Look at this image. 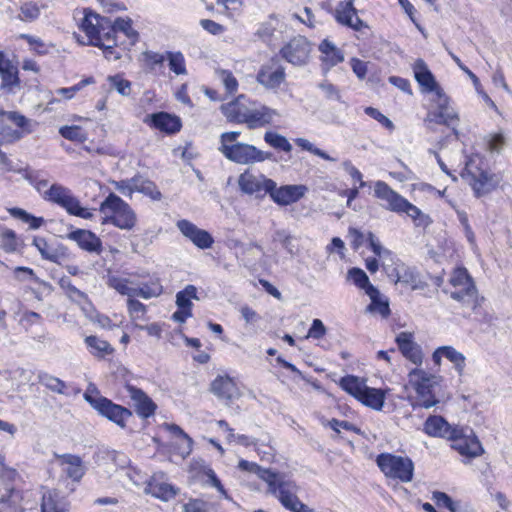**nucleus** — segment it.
Returning a JSON list of instances; mask_svg holds the SVG:
<instances>
[{
	"label": "nucleus",
	"mask_w": 512,
	"mask_h": 512,
	"mask_svg": "<svg viewBox=\"0 0 512 512\" xmlns=\"http://www.w3.org/2000/svg\"><path fill=\"white\" fill-rule=\"evenodd\" d=\"M367 295L371 300V303L367 307V311L371 313H379L384 318L388 317L390 314V308L387 298L383 297L375 286H369Z\"/></svg>",
	"instance_id": "2f4dec72"
},
{
	"label": "nucleus",
	"mask_w": 512,
	"mask_h": 512,
	"mask_svg": "<svg viewBox=\"0 0 512 512\" xmlns=\"http://www.w3.org/2000/svg\"><path fill=\"white\" fill-rule=\"evenodd\" d=\"M113 37L116 38L118 32H122L132 42L137 39V32L132 28L130 19L117 18L112 22Z\"/></svg>",
	"instance_id": "09e8293b"
},
{
	"label": "nucleus",
	"mask_w": 512,
	"mask_h": 512,
	"mask_svg": "<svg viewBox=\"0 0 512 512\" xmlns=\"http://www.w3.org/2000/svg\"><path fill=\"white\" fill-rule=\"evenodd\" d=\"M22 495L18 490L6 489L0 497L3 512H17L21 509Z\"/></svg>",
	"instance_id": "c9c22d12"
},
{
	"label": "nucleus",
	"mask_w": 512,
	"mask_h": 512,
	"mask_svg": "<svg viewBox=\"0 0 512 512\" xmlns=\"http://www.w3.org/2000/svg\"><path fill=\"white\" fill-rule=\"evenodd\" d=\"M457 430L453 428L442 416H430L424 423V431L431 437L457 438Z\"/></svg>",
	"instance_id": "4be33fe9"
},
{
	"label": "nucleus",
	"mask_w": 512,
	"mask_h": 512,
	"mask_svg": "<svg viewBox=\"0 0 512 512\" xmlns=\"http://www.w3.org/2000/svg\"><path fill=\"white\" fill-rule=\"evenodd\" d=\"M134 188L135 191L149 196L152 200L159 201L162 198V194L156 185L152 181L142 179L141 177H136V186Z\"/></svg>",
	"instance_id": "c03bdc74"
},
{
	"label": "nucleus",
	"mask_w": 512,
	"mask_h": 512,
	"mask_svg": "<svg viewBox=\"0 0 512 512\" xmlns=\"http://www.w3.org/2000/svg\"><path fill=\"white\" fill-rule=\"evenodd\" d=\"M348 279L352 280L353 283L360 289H363L367 294L369 286H373L367 274L360 268H351L347 273Z\"/></svg>",
	"instance_id": "052dcab7"
},
{
	"label": "nucleus",
	"mask_w": 512,
	"mask_h": 512,
	"mask_svg": "<svg viewBox=\"0 0 512 512\" xmlns=\"http://www.w3.org/2000/svg\"><path fill=\"white\" fill-rule=\"evenodd\" d=\"M276 116H278L276 110L264 105L257 106L252 104L245 124L250 129L263 127L271 124Z\"/></svg>",
	"instance_id": "393cba45"
},
{
	"label": "nucleus",
	"mask_w": 512,
	"mask_h": 512,
	"mask_svg": "<svg viewBox=\"0 0 512 512\" xmlns=\"http://www.w3.org/2000/svg\"><path fill=\"white\" fill-rule=\"evenodd\" d=\"M63 473L73 481H80L84 476L86 468L79 456L63 454L57 456Z\"/></svg>",
	"instance_id": "a878e982"
},
{
	"label": "nucleus",
	"mask_w": 512,
	"mask_h": 512,
	"mask_svg": "<svg viewBox=\"0 0 512 512\" xmlns=\"http://www.w3.org/2000/svg\"><path fill=\"white\" fill-rule=\"evenodd\" d=\"M107 285L110 288L116 290L119 294L127 296L128 299L135 297L136 283H134L130 279L109 275L107 278Z\"/></svg>",
	"instance_id": "72a5a7b5"
},
{
	"label": "nucleus",
	"mask_w": 512,
	"mask_h": 512,
	"mask_svg": "<svg viewBox=\"0 0 512 512\" xmlns=\"http://www.w3.org/2000/svg\"><path fill=\"white\" fill-rule=\"evenodd\" d=\"M99 210L104 215L103 223H111L122 230H131L136 224L135 212L114 193L107 196L100 204Z\"/></svg>",
	"instance_id": "f03ea898"
},
{
	"label": "nucleus",
	"mask_w": 512,
	"mask_h": 512,
	"mask_svg": "<svg viewBox=\"0 0 512 512\" xmlns=\"http://www.w3.org/2000/svg\"><path fill=\"white\" fill-rule=\"evenodd\" d=\"M238 186L240 190L247 195H254L255 197H263L269 194L272 188H275L276 183L264 175H255L249 170L240 174L238 178Z\"/></svg>",
	"instance_id": "f8f14e48"
},
{
	"label": "nucleus",
	"mask_w": 512,
	"mask_h": 512,
	"mask_svg": "<svg viewBox=\"0 0 512 512\" xmlns=\"http://www.w3.org/2000/svg\"><path fill=\"white\" fill-rule=\"evenodd\" d=\"M340 386L344 391L352 395L357 400L360 398L367 387L366 381L364 379L353 375H348L341 378Z\"/></svg>",
	"instance_id": "f704fd0d"
},
{
	"label": "nucleus",
	"mask_w": 512,
	"mask_h": 512,
	"mask_svg": "<svg viewBox=\"0 0 512 512\" xmlns=\"http://www.w3.org/2000/svg\"><path fill=\"white\" fill-rule=\"evenodd\" d=\"M69 508V503L65 497L55 489L46 490L42 496V512H65Z\"/></svg>",
	"instance_id": "c85d7f7f"
},
{
	"label": "nucleus",
	"mask_w": 512,
	"mask_h": 512,
	"mask_svg": "<svg viewBox=\"0 0 512 512\" xmlns=\"http://www.w3.org/2000/svg\"><path fill=\"white\" fill-rule=\"evenodd\" d=\"M374 196L382 201V207L388 211L401 214L407 201L393 190L386 182L378 180L374 183Z\"/></svg>",
	"instance_id": "ddd939ff"
},
{
	"label": "nucleus",
	"mask_w": 512,
	"mask_h": 512,
	"mask_svg": "<svg viewBox=\"0 0 512 512\" xmlns=\"http://www.w3.org/2000/svg\"><path fill=\"white\" fill-rule=\"evenodd\" d=\"M33 245L39 251L43 259L56 262L58 254L56 250L43 237H34Z\"/></svg>",
	"instance_id": "864d4df0"
},
{
	"label": "nucleus",
	"mask_w": 512,
	"mask_h": 512,
	"mask_svg": "<svg viewBox=\"0 0 512 512\" xmlns=\"http://www.w3.org/2000/svg\"><path fill=\"white\" fill-rule=\"evenodd\" d=\"M307 191L304 185H285L277 188H272L269 195L272 200L282 206H286L297 202L301 199Z\"/></svg>",
	"instance_id": "6ab92c4d"
},
{
	"label": "nucleus",
	"mask_w": 512,
	"mask_h": 512,
	"mask_svg": "<svg viewBox=\"0 0 512 512\" xmlns=\"http://www.w3.org/2000/svg\"><path fill=\"white\" fill-rule=\"evenodd\" d=\"M176 226L183 236L188 238L199 249L212 247L214 239L208 231L198 228L195 224L186 219L179 220Z\"/></svg>",
	"instance_id": "4468645a"
},
{
	"label": "nucleus",
	"mask_w": 512,
	"mask_h": 512,
	"mask_svg": "<svg viewBox=\"0 0 512 512\" xmlns=\"http://www.w3.org/2000/svg\"><path fill=\"white\" fill-rule=\"evenodd\" d=\"M445 358L448 359L453 365L454 369L459 376L464 374L466 366V357L463 353L456 350L452 346H445Z\"/></svg>",
	"instance_id": "79ce46f5"
},
{
	"label": "nucleus",
	"mask_w": 512,
	"mask_h": 512,
	"mask_svg": "<svg viewBox=\"0 0 512 512\" xmlns=\"http://www.w3.org/2000/svg\"><path fill=\"white\" fill-rule=\"evenodd\" d=\"M60 135L70 141L83 143L87 140V133L80 126H63L59 129Z\"/></svg>",
	"instance_id": "6e6d98bb"
},
{
	"label": "nucleus",
	"mask_w": 512,
	"mask_h": 512,
	"mask_svg": "<svg viewBox=\"0 0 512 512\" xmlns=\"http://www.w3.org/2000/svg\"><path fill=\"white\" fill-rule=\"evenodd\" d=\"M365 113L378 121L380 124H382L384 127H386L388 130L393 131L395 126L393 122L386 117L384 114H382L378 109L373 107H367L365 108Z\"/></svg>",
	"instance_id": "774afa93"
},
{
	"label": "nucleus",
	"mask_w": 512,
	"mask_h": 512,
	"mask_svg": "<svg viewBox=\"0 0 512 512\" xmlns=\"http://www.w3.org/2000/svg\"><path fill=\"white\" fill-rule=\"evenodd\" d=\"M440 382V377L423 369H412L408 374V383L416 392V401L413 407L429 409L439 403L433 395V388Z\"/></svg>",
	"instance_id": "7ed1b4c3"
},
{
	"label": "nucleus",
	"mask_w": 512,
	"mask_h": 512,
	"mask_svg": "<svg viewBox=\"0 0 512 512\" xmlns=\"http://www.w3.org/2000/svg\"><path fill=\"white\" fill-rule=\"evenodd\" d=\"M212 392L221 399L232 400L238 396V389L233 380L227 376L217 377L211 385Z\"/></svg>",
	"instance_id": "c756f323"
},
{
	"label": "nucleus",
	"mask_w": 512,
	"mask_h": 512,
	"mask_svg": "<svg viewBox=\"0 0 512 512\" xmlns=\"http://www.w3.org/2000/svg\"><path fill=\"white\" fill-rule=\"evenodd\" d=\"M117 46V39L112 35L107 36L102 44L96 45L103 50L104 57L109 61H116L121 58V52L115 47Z\"/></svg>",
	"instance_id": "8fccbe9b"
},
{
	"label": "nucleus",
	"mask_w": 512,
	"mask_h": 512,
	"mask_svg": "<svg viewBox=\"0 0 512 512\" xmlns=\"http://www.w3.org/2000/svg\"><path fill=\"white\" fill-rule=\"evenodd\" d=\"M312 51L311 43L304 36L292 38L280 50L283 59L294 66H304L309 62Z\"/></svg>",
	"instance_id": "9b49d317"
},
{
	"label": "nucleus",
	"mask_w": 512,
	"mask_h": 512,
	"mask_svg": "<svg viewBox=\"0 0 512 512\" xmlns=\"http://www.w3.org/2000/svg\"><path fill=\"white\" fill-rule=\"evenodd\" d=\"M127 310L133 322L145 319L146 306L135 297L127 299Z\"/></svg>",
	"instance_id": "680f3d73"
},
{
	"label": "nucleus",
	"mask_w": 512,
	"mask_h": 512,
	"mask_svg": "<svg viewBox=\"0 0 512 512\" xmlns=\"http://www.w3.org/2000/svg\"><path fill=\"white\" fill-rule=\"evenodd\" d=\"M165 428L183 440V445L179 447L181 455L183 457L189 455L192 450V439L176 424H165Z\"/></svg>",
	"instance_id": "603ef678"
},
{
	"label": "nucleus",
	"mask_w": 512,
	"mask_h": 512,
	"mask_svg": "<svg viewBox=\"0 0 512 512\" xmlns=\"http://www.w3.org/2000/svg\"><path fill=\"white\" fill-rule=\"evenodd\" d=\"M335 19L341 25L360 31L366 27L364 22L358 17L357 10L354 7V0L341 1L335 9Z\"/></svg>",
	"instance_id": "dca6fc26"
},
{
	"label": "nucleus",
	"mask_w": 512,
	"mask_h": 512,
	"mask_svg": "<svg viewBox=\"0 0 512 512\" xmlns=\"http://www.w3.org/2000/svg\"><path fill=\"white\" fill-rule=\"evenodd\" d=\"M126 391L140 417L148 418L155 413L156 404L144 391L132 385H127Z\"/></svg>",
	"instance_id": "412c9836"
},
{
	"label": "nucleus",
	"mask_w": 512,
	"mask_h": 512,
	"mask_svg": "<svg viewBox=\"0 0 512 512\" xmlns=\"http://www.w3.org/2000/svg\"><path fill=\"white\" fill-rule=\"evenodd\" d=\"M0 79V89L7 94H15L21 89L18 68L8 58L0 66Z\"/></svg>",
	"instance_id": "f3484780"
},
{
	"label": "nucleus",
	"mask_w": 512,
	"mask_h": 512,
	"mask_svg": "<svg viewBox=\"0 0 512 512\" xmlns=\"http://www.w3.org/2000/svg\"><path fill=\"white\" fill-rule=\"evenodd\" d=\"M386 398V391L367 386L358 401L376 411L382 410Z\"/></svg>",
	"instance_id": "473e14b6"
},
{
	"label": "nucleus",
	"mask_w": 512,
	"mask_h": 512,
	"mask_svg": "<svg viewBox=\"0 0 512 512\" xmlns=\"http://www.w3.org/2000/svg\"><path fill=\"white\" fill-rule=\"evenodd\" d=\"M451 440L454 441L452 447L463 456L474 458L483 453L482 445L477 438H462L459 430H457V438H451Z\"/></svg>",
	"instance_id": "cd10ccee"
},
{
	"label": "nucleus",
	"mask_w": 512,
	"mask_h": 512,
	"mask_svg": "<svg viewBox=\"0 0 512 512\" xmlns=\"http://www.w3.org/2000/svg\"><path fill=\"white\" fill-rule=\"evenodd\" d=\"M38 381L41 385L45 386L50 391L58 394H65L67 389V385L64 381L48 373H39Z\"/></svg>",
	"instance_id": "58836bf2"
},
{
	"label": "nucleus",
	"mask_w": 512,
	"mask_h": 512,
	"mask_svg": "<svg viewBox=\"0 0 512 512\" xmlns=\"http://www.w3.org/2000/svg\"><path fill=\"white\" fill-rule=\"evenodd\" d=\"M83 397L100 415L121 428L126 426V421L132 416V412L129 409L115 404L108 398L100 395L98 389L93 384H89Z\"/></svg>",
	"instance_id": "39448f33"
},
{
	"label": "nucleus",
	"mask_w": 512,
	"mask_h": 512,
	"mask_svg": "<svg viewBox=\"0 0 512 512\" xmlns=\"http://www.w3.org/2000/svg\"><path fill=\"white\" fill-rule=\"evenodd\" d=\"M413 72L423 93H433L434 98L444 93L443 89L437 83L434 75L422 59L416 60L413 65Z\"/></svg>",
	"instance_id": "2eb2a0df"
},
{
	"label": "nucleus",
	"mask_w": 512,
	"mask_h": 512,
	"mask_svg": "<svg viewBox=\"0 0 512 512\" xmlns=\"http://www.w3.org/2000/svg\"><path fill=\"white\" fill-rule=\"evenodd\" d=\"M473 161L469 160L466 163L465 171L467 174L471 175L473 182L471 183L475 193L480 196L487 192L486 185L489 181L488 173L484 171L474 172L473 171Z\"/></svg>",
	"instance_id": "e433bc0d"
},
{
	"label": "nucleus",
	"mask_w": 512,
	"mask_h": 512,
	"mask_svg": "<svg viewBox=\"0 0 512 512\" xmlns=\"http://www.w3.org/2000/svg\"><path fill=\"white\" fill-rule=\"evenodd\" d=\"M398 349L402 355L416 365H420L423 360L421 347L414 341L413 333L401 332L395 339Z\"/></svg>",
	"instance_id": "a211bd4d"
},
{
	"label": "nucleus",
	"mask_w": 512,
	"mask_h": 512,
	"mask_svg": "<svg viewBox=\"0 0 512 512\" xmlns=\"http://www.w3.org/2000/svg\"><path fill=\"white\" fill-rule=\"evenodd\" d=\"M449 282L455 289L450 293L453 300L472 310L480 306L482 299L479 297L476 285L467 269L462 267L454 269Z\"/></svg>",
	"instance_id": "20e7f679"
},
{
	"label": "nucleus",
	"mask_w": 512,
	"mask_h": 512,
	"mask_svg": "<svg viewBox=\"0 0 512 512\" xmlns=\"http://www.w3.org/2000/svg\"><path fill=\"white\" fill-rule=\"evenodd\" d=\"M273 241L278 242L290 254H296V247L294 245V237L285 230H277L273 234Z\"/></svg>",
	"instance_id": "bf43d9fd"
},
{
	"label": "nucleus",
	"mask_w": 512,
	"mask_h": 512,
	"mask_svg": "<svg viewBox=\"0 0 512 512\" xmlns=\"http://www.w3.org/2000/svg\"><path fill=\"white\" fill-rule=\"evenodd\" d=\"M151 494L163 501H169L178 493V489L168 483H154L150 485Z\"/></svg>",
	"instance_id": "a19ab883"
},
{
	"label": "nucleus",
	"mask_w": 512,
	"mask_h": 512,
	"mask_svg": "<svg viewBox=\"0 0 512 512\" xmlns=\"http://www.w3.org/2000/svg\"><path fill=\"white\" fill-rule=\"evenodd\" d=\"M217 80L224 86L227 94L232 95L238 89V81L232 72L224 69L215 71Z\"/></svg>",
	"instance_id": "49530a36"
},
{
	"label": "nucleus",
	"mask_w": 512,
	"mask_h": 512,
	"mask_svg": "<svg viewBox=\"0 0 512 512\" xmlns=\"http://www.w3.org/2000/svg\"><path fill=\"white\" fill-rule=\"evenodd\" d=\"M144 122L150 123L152 127L168 134L176 133L181 128L180 119L166 112L147 115Z\"/></svg>",
	"instance_id": "5701e85b"
},
{
	"label": "nucleus",
	"mask_w": 512,
	"mask_h": 512,
	"mask_svg": "<svg viewBox=\"0 0 512 512\" xmlns=\"http://www.w3.org/2000/svg\"><path fill=\"white\" fill-rule=\"evenodd\" d=\"M264 140L267 144L275 149L283 150L284 152H290L292 150V145L288 141V139L276 132L267 131L264 134Z\"/></svg>",
	"instance_id": "de8ad7c7"
},
{
	"label": "nucleus",
	"mask_w": 512,
	"mask_h": 512,
	"mask_svg": "<svg viewBox=\"0 0 512 512\" xmlns=\"http://www.w3.org/2000/svg\"><path fill=\"white\" fill-rule=\"evenodd\" d=\"M135 292V298L140 297L148 300L160 296L163 292V288L158 280H153L148 283L136 284Z\"/></svg>",
	"instance_id": "4c0bfd02"
},
{
	"label": "nucleus",
	"mask_w": 512,
	"mask_h": 512,
	"mask_svg": "<svg viewBox=\"0 0 512 512\" xmlns=\"http://www.w3.org/2000/svg\"><path fill=\"white\" fill-rule=\"evenodd\" d=\"M167 59L169 61V68L176 75L186 74L185 60L180 52H168Z\"/></svg>",
	"instance_id": "69168bd1"
},
{
	"label": "nucleus",
	"mask_w": 512,
	"mask_h": 512,
	"mask_svg": "<svg viewBox=\"0 0 512 512\" xmlns=\"http://www.w3.org/2000/svg\"><path fill=\"white\" fill-rule=\"evenodd\" d=\"M323 68L329 70L344 61L343 52L334 43L325 39L319 45Z\"/></svg>",
	"instance_id": "bb28decb"
},
{
	"label": "nucleus",
	"mask_w": 512,
	"mask_h": 512,
	"mask_svg": "<svg viewBox=\"0 0 512 512\" xmlns=\"http://www.w3.org/2000/svg\"><path fill=\"white\" fill-rule=\"evenodd\" d=\"M107 81L112 89H115L122 96L131 94V82L122 78L120 75L108 76Z\"/></svg>",
	"instance_id": "e2e57ef3"
},
{
	"label": "nucleus",
	"mask_w": 512,
	"mask_h": 512,
	"mask_svg": "<svg viewBox=\"0 0 512 512\" xmlns=\"http://www.w3.org/2000/svg\"><path fill=\"white\" fill-rule=\"evenodd\" d=\"M192 299H198L197 289L193 285H187L182 291L176 294V305L178 308L191 310Z\"/></svg>",
	"instance_id": "37998d69"
},
{
	"label": "nucleus",
	"mask_w": 512,
	"mask_h": 512,
	"mask_svg": "<svg viewBox=\"0 0 512 512\" xmlns=\"http://www.w3.org/2000/svg\"><path fill=\"white\" fill-rule=\"evenodd\" d=\"M79 28L85 37L83 39H80L77 35L75 37L85 45L96 46L102 44L107 36L113 34L112 21L89 9L84 10V17L81 19Z\"/></svg>",
	"instance_id": "423d86ee"
},
{
	"label": "nucleus",
	"mask_w": 512,
	"mask_h": 512,
	"mask_svg": "<svg viewBox=\"0 0 512 512\" xmlns=\"http://www.w3.org/2000/svg\"><path fill=\"white\" fill-rule=\"evenodd\" d=\"M44 198L66 210L70 215L83 219L93 217L92 209L83 207L72 191L60 184H53L44 192Z\"/></svg>",
	"instance_id": "0eeeda50"
},
{
	"label": "nucleus",
	"mask_w": 512,
	"mask_h": 512,
	"mask_svg": "<svg viewBox=\"0 0 512 512\" xmlns=\"http://www.w3.org/2000/svg\"><path fill=\"white\" fill-rule=\"evenodd\" d=\"M8 212L11 216L18 218L25 223H28L32 229L40 228L45 222L42 217H35L21 208H10L8 209Z\"/></svg>",
	"instance_id": "3c124183"
},
{
	"label": "nucleus",
	"mask_w": 512,
	"mask_h": 512,
	"mask_svg": "<svg viewBox=\"0 0 512 512\" xmlns=\"http://www.w3.org/2000/svg\"><path fill=\"white\" fill-rule=\"evenodd\" d=\"M238 467L257 475L267 485L265 493L275 497L281 505L291 512H309V507L297 496L299 486L295 481L286 478L285 474L272 469L263 468L257 463L241 460Z\"/></svg>",
	"instance_id": "f257e3e1"
},
{
	"label": "nucleus",
	"mask_w": 512,
	"mask_h": 512,
	"mask_svg": "<svg viewBox=\"0 0 512 512\" xmlns=\"http://www.w3.org/2000/svg\"><path fill=\"white\" fill-rule=\"evenodd\" d=\"M376 463L386 477L399 479L404 483L413 479L414 464L408 457L382 453L378 455Z\"/></svg>",
	"instance_id": "6e6552de"
},
{
	"label": "nucleus",
	"mask_w": 512,
	"mask_h": 512,
	"mask_svg": "<svg viewBox=\"0 0 512 512\" xmlns=\"http://www.w3.org/2000/svg\"><path fill=\"white\" fill-rule=\"evenodd\" d=\"M67 238L75 241L81 249L87 252L100 254L102 251V242L100 238L89 230H74L67 235Z\"/></svg>",
	"instance_id": "b1692460"
},
{
	"label": "nucleus",
	"mask_w": 512,
	"mask_h": 512,
	"mask_svg": "<svg viewBox=\"0 0 512 512\" xmlns=\"http://www.w3.org/2000/svg\"><path fill=\"white\" fill-rule=\"evenodd\" d=\"M383 270L386 275L393 280L398 273V269L401 264H403L399 259L395 258L392 253L386 254L384 259L380 261Z\"/></svg>",
	"instance_id": "0e129e2a"
},
{
	"label": "nucleus",
	"mask_w": 512,
	"mask_h": 512,
	"mask_svg": "<svg viewBox=\"0 0 512 512\" xmlns=\"http://www.w3.org/2000/svg\"><path fill=\"white\" fill-rule=\"evenodd\" d=\"M487 148L492 153H500L507 144V137L503 131L489 134L486 137Z\"/></svg>",
	"instance_id": "4d7b16f0"
},
{
	"label": "nucleus",
	"mask_w": 512,
	"mask_h": 512,
	"mask_svg": "<svg viewBox=\"0 0 512 512\" xmlns=\"http://www.w3.org/2000/svg\"><path fill=\"white\" fill-rule=\"evenodd\" d=\"M436 105L434 111H430L427 115L426 122H434L436 124H443L452 128L455 135H458L457 126L459 124V116L453 107L449 105V98L445 93L433 98Z\"/></svg>",
	"instance_id": "9d476101"
},
{
	"label": "nucleus",
	"mask_w": 512,
	"mask_h": 512,
	"mask_svg": "<svg viewBox=\"0 0 512 512\" xmlns=\"http://www.w3.org/2000/svg\"><path fill=\"white\" fill-rule=\"evenodd\" d=\"M7 118L11 120L17 127L21 129V132L24 134H30L34 131L35 126L37 125L31 119L26 118L24 115L18 112H8Z\"/></svg>",
	"instance_id": "5fc2aeb1"
},
{
	"label": "nucleus",
	"mask_w": 512,
	"mask_h": 512,
	"mask_svg": "<svg viewBox=\"0 0 512 512\" xmlns=\"http://www.w3.org/2000/svg\"><path fill=\"white\" fill-rule=\"evenodd\" d=\"M85 343L91 349V352L96 356H104L113 352L111 345L96 336H88L85 338Z\"/></svg>",
	"instance_id": "a18cd8bd"
},
{
	"label": "nucleus",
	"mask_w": 512,
	"mask_h": 512,
	"mask_svg": "<svg viewBox=\"0 0 512 512\" xmlns=\"http://www.w3.org/2000/svg\"><path fill=\"white\" fill-rule=\"evenodd\" d=\"M295 144L300 147L301 149L303 150H306L324 160H327V161H336L335 158H332L331 156H329L325 151L317 148L314 146V144H312L309 140L305 139V138H297L295 139Z\"/></svg>",
	"instance_id": "338daca9"
},
{
	"label": "nucleus",
	"mask_w": 512,
	"mask_h": 512,
	"mask_svg": "<svg viewBox=\"0 0 512 512\" xmlns=\"http://www.w3.org/2000/svg\"><path fill=\"white\" fill-rule=\"evenodd\" d=\"M218 149L228 160L240 165H252L264 162L272 157V153L262 151L247 143L224 146Z\"/></svg>",
	"instance_id": "1a4fd4ad"
},
{
	"label": "nucleus",
	"mask_w": 512,
	"mask_h": 512,
	"mask_svg": "<svg viewBox=\"0 0 512 512\" xmlns=\"http://www.w3.org/2000/svg\"><path fill=\"white\" fill-rule=\"evenodd\" d=\"M252 104L246 103L244 95H240L234 101L221 106V110L228 121L245 124Z\"/></svg>",
	"instance_id": "aec40b11"
},
{
	"label": "nucleus",
	"mask_w": 512,
	"mask_h": 512,
	"mask_svg": "<svg viewBox=\"0 0 512 512\" xmlns=\"http://www.w3.org/2000/svg\"><path fill=\"white\" fill-rule=\"evenodd\" d=\"M402 213H405L407 216H409L414 221L416 226L426 227L431 223L429 216L424 214L418 207H416L408 200L403 207Z\"/></svg>",
	"instance_id": "ea45409f"
},
{
	"label": "nucleus",
	"mask_w": 512,
	"mask_h": 512,
	"mask_svg": "<svg viewBox=\"0 0 512 512\" xmlns=\"http://www.w3.org/2000/svg\"><path fill=\"white\" fill-rule=\"evenodd\" d=\"M395 284L397 283H403L405 285H412L413 288H415V284L417 282V276L413 269L406 266L405 264H401L398 273H396V276L392 280Z\"/></svg>",
	"instance_id": "13d9d810"
},
{
	"label": "nucleus",
	"mask_w": 512,
	"mask_h": 512,
	"mask_svg": "<svg viewBox=\"0 0 512 512\" xmlns=\"http://www.w3.org/2000/svg\"><path fill=\"white\" fill-rule=\"evenodd\" d=\"M285 80V71L282 67L272 70L263 67L257 74V81L269 89H275Z\"/></svg>",
	"instance_id": "7c9ffc66"
}]
</instances>
